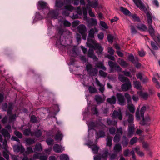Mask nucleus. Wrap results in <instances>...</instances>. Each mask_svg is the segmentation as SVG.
I'll use <instances>...</instances> for the list:
<instances>
[{"label":"nucleus","instance_id":"de8ad7c7","mask_svg":"<svg viewBox=\"0 0 160 160\" xmlns=\"http://www.w3.org/2000/svg\"><path fill=\"white\" fill-rule=\"evenodd\" d=\"M60 160H68L69 159V157L67 154H62L60 156Z\"/></svg>","mask_w":160,"mask_h":160},{"label":"nucleus","instance_id":"72a5a7b5","mask_svg":"<svg viewBox=\"0 0 160 160\" xmlns=\"http://www.w3.org/2000/svg\"><path fill=\"white\" fill-rule=\"evenodd\" d=\"M127 106L129 111L132 113H134L135 111V107L133 104L130 102L128 103Z\"/></svg>","mask_w":160,"mask_h":160},{"label":"nucleus","instance_id":"a211bd4d","mask_svg":"<svg viewBox=\"0 0 160 160\" xmlns=\"http://www.w3.org/2000/svg\"><path fill=\"white\" fill-rule=\"evenodd\" d=\"M138 95L142 98L146 100L148 98V92L140 91L138 92Z\"/></svg>","mask_w":160,"mask_h":160},{"label":"nucleus","instance_id":"338daca9","mask_svg":"<svg viewBox=\"0 0 160 160\" xmlns=\"http://www.w3.org/2000/svg\"><path fill=\"white\" fill-rule=\"evenodd\" d=\"M108 40V42L111 43L112 42L113 39V37L110 34H108L107 35Z\"/></svg>","mask_w":160,"mask_h":160},{"label":"nucleus","instance_id":"603ef678","mask_svg":"<svg viewBox=\"0 0 160 160\" xmlns=\"http://www.w3.org/2000/svg\"><path fill=\"white\" fill-rule=\"evenodd\" d=\"M48 11H49L48 13V17L53 18L54 16V14L55 12V10L50 11L49 9L48 10Z\"/></svg>","mask_w":160,"mask_h":160},{"label":"nucleus","instance_id":"a878e982","mask_svg":"<svg viewBox=\"0 0 160 160\" xmlns=\"http://www.w3.org/2000/svg\"><path fill=\"white\" fill-rule=\"evenodd\" d=\"M120 11L123 12V14L126 15H131V14L130 12L127 9L123 7H121L120 8Z\"/></svg>","mask_w":160,"mask_h":160},{"label":"nucleus","instance_id":"4c0bfd02","mask_svg":"<svg viewBox=\"0 0 160 160\" xmlns=\"http://www.w3.org/2000/svg\"><path fill=\"white\" fill-rule=\"evenodd\" d=\"M23 134L25 136L30 135L32 136H34V133L31 132L30 129H26L23 131Z\"/></svg>","mask_w":160,"mask_h":160},{"label":"nucleus","instance_id":"5fc2aeb1","mask_svg":"<svg viewBox=\"0 0 160 160\" xmlns=\"http://www.w3.org/2000/svg\"><path fill=\"white\" fill-rule=\"evenodd\" d=\"M89 91L90 93H95L97 92V89L92 86H90L88 88Z\"/></svg>","mask_w":160,"mask_h":160},{"label":"nucleus","instance_id":"e2e57ef3","mask_svg":"<svg viewBox=\"0 0 160 160\" xmlns=\"http://www.w3.org/2000/svg\"><path fill=\"white\" fill-rule=\"evenodd\" d=\"M98 5V3L97 0H96L95 2H92L91 4L90 5V6L94 8H96Z\"/></svg>","mask_w":160,"mask_h":160},{"label":"nucleus","instance_id":"2eb2a0df","mask_svg":"<svg viewBox=\"0 0 160 160\" xmlns=\"http://www.w3.org/2000/svg\"><path fill=\"white\" fill-rule=\"evenodd\" d=\"M88 55L90 58H92L94 61H97L98 58L94 53L93 49L90 48L89 49L88 52Z\"/></svg>","mask_w":160,"mask_h":160},{"label":"nucleus","instance_id":"b1692460","mask_svg":"<svg viewBox=\"0 0 160 160\" xmlns=\"http://www.w3.org/2000/svg\"><path fill=\"white\" fill-rule=\"evenodd\" d=\"M121 145L120 144H116L114 147V150L116 152H118L122 150Z\"/></svg>","mask_w":160,"mask_h":160},{"label":"nucleus","instance_id":"a18cd8bd","mask_svg":"<svg viewBox=\"0 0 160 160\" xmlns=\"http://www.w3.org/2000/svg\"><path fill=\"white\" fill-rule=\"evenodd\" d=\"M61 24H62L65 27H68L71 26L70 23L67 20H64L61 22Z\"/></svg>","mask_w":160,"mask_h":160},{"label":"nucleus","instance_id":"39448f33","mask_svg":"<svg viewBox=\"0 0 160 160\" xmlns=\"http://www.w3.org/2000/svg\"><path fill=\"white\" fill-rule=\"evenodd\" d=\"M77 29L79 32L82 35L83 39L86 40L87 36L86 27L84 25L81 24L78 26L77 27Z\"/></svg>","mask_w":160,"mask_h":160},{"label":"nucleus","instance_id":"49530a36","mask_svg":"<svg viewBox=\"0 0 160 160\" xmlns=\"http://www.w3.org/2000/svg\"><path fill=\"white\" fill-rule=\"evenodd\" d=\"M96 134H97V138H98L99 137H104L105 136V132L102 130L100 131L99 132V136H98V133L97 132Z\"/></svg>","mask_w":160,"mask_h":160},{"label":"nucleus","instance_id":"f03ea898","mask_svg":"<svg viewBox=\"0 0 160 160\" xmlns=\"http://www.w3.org/2000/svg\"><path fill=\"white\" fill-rule=\"evenodd\" d=\"M86 69L90 76H94L97 74L98 70L96 68H93L92 64L88 63L86 65Z\"/></svg>","mask_w":160,"mask_h":160},{"label":"nucleus","instance_id":"4d7b16f0","mask_svg":"<svg viewBox=\"0 0 160 160\" xmlns=\"http://www.w3.org/2000/svg\"><path fill=\"white\" fill-rule=\"evenodd\" d=\"M2 142H3L2 148L4 149V150L7 151L8 148L7 141L6 139H5Z\"/></svg>","mask_w":160,"mask_h":160},{"label":"nucleus","instance_id":"7c9ffc66","mask_svg":"<svg viewBox=\"0 0 160 160\" xmlns=\"http://www.w3.org/2000/svg\"><path fill=\"white\" fill-rule=\"evenodd\" d=\"M95 99L98 103H102L104 101V99H103L102 97L99 95L95 96Z\"/></svg>","mask_w":160,"mask_h":160},{"label":"nucleus","instance_id":"aec40b11","mask_svg":"<svg viewBox=\"0 0 160 160\" xmlns=\"http://www.w3.org/2000/svg\"><path fill=\"white\" fill-rule=\"evenodd\" d=\"M38 9H43L48 7L47 3L45 2L42 1H40L38 2Z\"/></svg>","mask_w":160,"mask_h":160},{"label":"nucleus","instance_id":"c85d7f7f","mask_svg":"<svg viewBox=\"0 0 160 160\" xmlns=\"http://www.w3.org/2000/svg\"><path fill=\"white\" fill-rule=\"evenodd\" d=\"M86 123L89 129H93L95 127V123L92 121H87Z\"/></svg>","mask_w":160,"mask_h":160},{"label":"nucleus","instance_id":"9d476101","mask_svg":"<svg viewBox=\"0 0 160 160\" xmlns=\"http://www.w3.org/2000/svg\"><path fill=\"white\" fill-rule=\"evenodd\" d=\"M116 96L119 104L121 105H124L125 103V99L123 95L120 92H118L117 93Z\"/></svg>","mask_w":160,"mask_h":160},{"label":"nucleus","instance_id":"4468645a","mask_svg":"<svg viewBox=\"0 0 160 160\" xmlns=\"http://www.w3.org/2000/svg\"><path fill=\"white\" fill-rule=\"evenodd\" d=\"M98 31V30L96 28L90 29L88 32V38H94L95 34L97 33Z\"/></svg>","mask_w":160,"mask_h":160},{"label":"nucleus","instance_id":"13d9d810","mask_svg":"<svg viewBox=\"0 0 160 160\" xmlns=\"http://www.w3.org/2000/svg\"><path fill=\"white\" fill-rule=\"evenodd\" d=\"M52 108L54 113H58L59 111L58 105L57 104L54 105Z\"/></svg>","mask_w":160,"mask_h":160},{"label":"nucleus","instance_id":"dca6fc26","mask_svg":"<svg viewBox=\"0 0 160 160\" xmlns=\"http://www.w3.org/2000/svg\"><path fill=\"white\" fill-rule=\"evenodd\" d=\"M88 27L91 28L93 26H95L97 25L98 21L96 19L91 18L88 21Z\"/></svg>","mask_w":160,"mask_h":160},{"label":"nucleus","instance_id":"f3484780","mask_svg":"<svg viewBox=\"0 0 160 160\" xmlns=\"http://www.w3.org/2000/svg\"><path fill=\"white\" fill-rule=\"evenodd\" d=\"M13 148L15 152H20L21 153H23L25 151L24 147L22 145H15Z\"/></svg>","mask_w":160,"mask_h":160},{"label":"nucleus","instance_id":"6ab92c4d","mask_svg":"<svg viewBox=\"0 0 160 160\" xmlns=\"http://www.w3.org/2000/svg\"><path fill=\"white\" fill-rule=\"evenodd\" d=\"M53 149L55 152L57 153L62 152L64 150L61 146H60L58 144L54 145L53 147Z\"/></svg>","mask_w":160,"mask_h":160},{"label":"nucleus","instance_id":"5701e85b","mask_svg":"<svg viewBox=\"0 0 160 160\" xmlns=\"http://www.w3.org/2000/svg\"><path fill=\"white\" fill-rule=\"evenodd\" d=\"M95 67L96 68H100L104 70H106V68L104 66L103 62H99L98 63H96Z\"/></svg>","mask_w":160,"mask_h":160},{"label":"nucleus","instance_id":"0eeeda50","mask_svg":"<svg viewBox=\"0 0 160 160\" xmlns=\"http://www.w3.org/2000/svg\"><path fill=\"white\" fill-rule=\"evenodd\" d=\"M13 104L12 102H10L8 106L7 103H5L2 106V109L4 111H6L7 110V114L8 115L11 114L13 109Z\"/></svg>","mask_w":160,"mask_h":160},{"label":"nucleus","instance_id":"680f3d73","mask_svg":"<svg viewBox=\"0 0 160 160\" xmlns=\"http://www.w3.org/2000/svg\"><path fill=\"white\" fill-rule=\"evenodd\" d=\"M152 79L153 82L156 83V85L157 88H160V85L157 79L154 77Z\"/></svg>","mask_w":160,"mask_h":160},{"label":"nucleus","instance_id":"6e6552de","mask_svg":"<svg viewBox=\"0 0 160 160\" xmlns=\"http://www.w3.org/2000/svg\"><path fill=\"white\" fill-rule=\"evenodd\" d=\"M132 87L131 82L129 80L123 84L121 86V89L122 91L126 92L131 89Z\"/></svg>","mask_w":160,"mask_h":160},{"label":"nucleus","instance_id":"0e129e2a","mask_svg":"<svg viewBox=\"0 0 160 160\" xmlns=\"http://www.w3.org/2000/svg\"><path fill=\"white\" fill-rule=\"evenodd\" d=\"M108 154V150L107 149H106L103 151L102 155V157L104 158H107Z\"/></svg>","mask_w":160,"mask_h":160},{"label":"nucleus","instance_id":"f8f14e48","mask_svg":"<svg viewBox=\"0 0 160 160\" xmlns=\"http://www.w3.org/2000/svg\"><path fill=\"white\" fill-rule=\"evenodd\" d=\"M64 10L62 12V14L65 16H68L69 14V11H72L73 7L71 5H67L64 7Z\"/></svg>","mask_w":160,"mask_h":160},{"label":"nucleus","instance_id":"79ce46f5","mask_svg":"<svg viewBox=\"0 0 160 160\" xmlns=\"http://www.w3.org/2000/svg\"><path fill=\"white\" fill-rule=\"evenodd\" d=\"M64 5V2L62 0H56L55 6L58 8H61Z\"/></svg>","mask_w":160,"mask_h":160},{"label":"nucleus","instance_id":"473e14b6","mask_svg":"<svg viewBox=\"0 0 160 160\" xmlns=\"http://www.w3.org/2000/svg\"><path fill=\"white\" fill-rule=\"evenodd\" d=\"M1 133L5 137L10 138V135L8 131L5 129H3L1 132Z\"/></svg>","mask_w":160,"mask_h":160},{"label":"nucleus","instance_id":"c03bdc74","mask_svg":"<svg viewBox=\"0 0 160 160\" xmlns=\"http://www.w3.org/2000/svg\"><path fill=\"white\" fill-rule=\"evenodd\" d=\"M90 148L92 150L94 153H97L98 151L99 147L96 145H92L90 146Z\"/></svg>","mask_w":160,"mask_h":160},{"label":"nucleus","instance_id":"a19ab883","mask_svg":"<svg viewBox=\"0 0 160 160\" xmlns=\"http://www.w3.org/2000/svg\"><path fill=\"white\" fill-rule=\"evenodd\" d=\"M112 138L108 136L107 138V146L111 147L112 145Z\"/></svg>","mask_w":160,"mask_h":160},{"label":"nucleus","instance_id":"bb28decb","mask_svg":"<svg viewBox=\"0 0 160 160\" xmlns=\"http://www.w3.org/2000/svg\"><path fill=\"white\" fill-rule=\"evenodd\" d=\"M147 18L148 20V25L152 24V17L151 16L150 13L148 12L146 13Z\"/></svg>","mask_w":160,"mask_h":160},{"label":"nucleus","instance_id":"423d86ee","mask_svg":"<svg viewBox=\"0 0 160 160\" xmlns=\"http://www.w3.org/2000/svg\"><path fill=\"white\" fill-rule=\"evenodd\" d=\"M108 64L110 68V72L112 73L113 72L114 68L118 72L121 71V68L117 63L111 61L108 62Z\"/></svg>","mask_w":160,"mask_h":160},{"label":"nucleus","instance_id":"09e8293b","mask_svg":"<svg viewBox=\"0 0 160 160\" xmlns=\"http://www.w3.org/2000/svg\"><path fill=\"white\" fill-rule=\"evenodd\" d=\"M123 138L124 139V141L122 142V144L123 147H126L128 144V140L125 136H123Z\"/></svg>","mask_w":160,"mask_h":160},{"label":"nucleus","instance_id":"7ed1b4c3","mask_svg":"<svg viewBox=\"0 0 160 160\" xmlns=\"http://www.w3.org/2000/svg\"><path fill=\"white\" fill-rule=\"evenodd\" d=\"M68 37L67 38L61 36L59 39L56 42V46L60 48L63 47H66L67 46V42L68 40Z\"/></svg>","mask_w":160,"mask_h":160},{"label":"nucleus","instance_id":"20e7f679","mask_svg":"<svg viewBox=\"0 0 160 160\" xmlns=\"http://www.w3.org/2000/svg\"><path fill=\"white\" fill-rule=\"evenodd\" d=\"M88 47L90 48H93L94 50H96V53L99 55L102 54L103 48L101 45L98 43H95L93 45L89 44Z\"/></svg>","mask_w":160,"mask_h":160},{"label":"nucleus","instance_id":"cd10ccee","mask_svg":"<svg viewBox=\"0 0 160 160\" xmlns=\"http://www.w3.org/2000/svg\"><path fill=\"white\" fill-rule=\"evenodd\" d=\"M148 31L149 32L152 37H153L154 36V30L152 27V24L148 25Z\"/></svg>","mask_w":160,"mask_h":160},{"label":"nucleus","instance_id":"774afa93","mask_svg":"<svg viewBox=\"0 0 160 160\" xmlns=\"http://www.w3.org/2000/svg\"><path fill=\"white\" fill-rule=\"evenodd\" d=\"M138 138L136 137H133L130 140V143L131 145H133L137 141Z\"/></svg>","mask_w":160,"mask_h":160},{"label":"nucleus","instance_id":"4be33fe9","mask_svg":"<svg viewBox=\"0 0 160 160\" xmlns=\"http://www.w3.org/2000/svg\"><path fill=\"white\" fill-rule=\"evenodd\" d=\"M77 10L78 12V14L77 12H76L73 13V15L72 17V18L75 19L78 18L79 17V15L82 14V10L80 7H78L77 8Z\"/></svg>","mask_w":160,"mask_h":160},{"label":"nucleus","instance_id":"052dcab7","mask_svg":"<svg viewBox=\"0 0 160 160\" xmlns=\"http://www.w3.org/2000/svg\"><path fill=\"white\" fill-rule=\"evenodd\" d=\"M126 117L128 118V120H133L134 118L133 116L129 112H126Z\"/></svg>","mask_w":160,"mask_h":160},{"label":"nucleus","instance_id":"ea45409f","mask_svg":"<svg viewBox=\"0 0 160 160\" xmlns=\"http://www.w3.org/2000/svg\"><path fill=\"white\" fill-rule=\"evenodd\" d=\"M91 112L92 114L96 115L97 116H98L99 115L98 110L95 107L92 108Z\"/></svg>","mask_w":160,"mask_h":160},{"label":"nucleus","instance_id":"3c124183","mask_svg":"<svg viewBox=\"0 0 160 160\" xmlns=\"http://www.w3.org/2000/svg\"><path fill=\"white\" fill-rule=\"evenodd\" d=\"M120 135L118 134H116L113 139V141L115 142H118L120 140Z\"/></svg>","mask_w":160,"mask_h":160},{"label":"nucleus","instance_id":"412c9836","mask_svg":"<svg viewBox=\"0 0 160 160\" xmlns=\"http://www.w3.org/2000/svg\"><path fill=\"white\" fill-rule=\"evenodd\" d=\"M134 126L133 125L131 126H129L128 129V135L129 137L132 136L134 132Z\"/></svg>","mask_w":160,"mask_h":160},{"label":"nucleus","instance_id":"c9c22d12","mask_svg":"<svg viewBox=\"0 0 160 160\" xmlns=\"http://www.w3.org/2000/svg\"><path fill=\"white\" fill-rule=\"evenodd\" d=\"M118 79L119 81L123 82H126L128 80H129L128 78L124 77L122 75L120 74L118 76Z\"/></svg>","mask_w":160,"mask_h":160},{"label":"nucleus","instance_id":"f704fd0d","mask_svg":"<svg viewBox=\"0 0 160 160\" xmlns=\"http://www.w3.org/2000/svg\"><path fill=\"white\" fill-rule=\"evenodd\" d=\"M107 102L111 104H114L116 102V97L114 96H112L111 98L107 99Z\"/></svg>","mask_w":160,"mask_h":160},{"label":"nucleus","instance_id":"6e6d98bb","mask_svg":"<svg viewBox=\"0 0 160 160\" xmlns=\"http://www.w3.org/2000/svg\"><path fill=\"white\" fill-rule=\"evenodd\" d=\"M33 150L32 147H28L27 148L26 151H25V153L26 154H28L33 152Z\"/></svg>","mask_w":160,"mask_h":160},{"label":"nucleus","instance_id":"1a4fd4ad","mask_svg":"<svg viewBox=\"0 0 160 160\" xmlns=\"http://www.w3.org/2000/svg\"><path fill=\"white\" fill-rule=\"evenodd\" d=\"M112 118L113 119H118L119 120L122 119V114L120 110L118 111L114 110L112 114Z\"/></svg>","mask_w":160,"mask_h":160},{"label":"nucleus","instance_id":"58836bf2","mask_svg":"<svg viewBox=\"0 0 160 160\" xmlns=\"http://www.w3.org/2000/svg\"><path fill=\"white\" fill-rule=\"evenodd\" d=\"M34 150L35 151H41L42 150V147L41 144L39 143H37L35 145Z\"/></svg>","mask_w":160,"mask_h":160},{"label":"nucleus","instance_id":"37998d69","mask_svg":"<svg viewBox=\"0 0 160 160\" xmlns=\"http://www.w3.org/2000/svg\"><path fill=\"white\" fill-rule=\"evenodd\" d=\"M26 144L30 145L34 143L35 142V139L30 138H27L25 140Z\"/></svg>","mask_w":160,"mask_h":160},{"label":"nucleus","instance_id":"2f4dec72","mask_svg":"<svg viewBox=\"0 0 160 160\" xmlns=\"http://www.w3.org/2000/svg\"><path fill=\"white\" fill-rule=\"evenodd\" d=\"M137 28L139 30L143 31H146L147 30L148 28L147 26L143 24L138 25Z\"/></svg>","mask_w":160,"mask_h":160},{"label":"nucleus","instance_id":"bf43d9fd","mask_svg":"<svg viewBox=\"0 0 160 160\" xmlns=\"http://www.w3.org/2000/svg\"><path fill=\"white\" fill-rule=\"evenodd\" d=\"M117 155L115 153H112L109 154L110 159V160H114L117 158Z\"/></svg>","mask_w":160,"mask_h":160},{"label":"nucleus","instance_id":"393cba45","mask_svg":"<svg viewBox=\"0 0 160 160\" xmlns=\"http://www.w3.org/2000/svg\"><path fill=\"white\" fill-rule=\"evenodd\" d=\"M63 135L61 132L59 130H58L57 132L55 137V139L56 140H61L62 139Z\"/></svg>","mask_w":160,"mask_h":160},{"label":"nucleus","instance_id":"ddd939ff","mask_svg":"<svg viewBox=\"0 0 160 160\" xmlns=\"http://www.w3.org/2000/svg\"><path fill=\"white\" fill-rule=\"evenodd\" d=\"M95 79L96 84L98 87H99V91L102 93H103L105 90V84H101L97 78H96Z\"/></svg>","mask_w":160,"mask_h":160},{"label":"nucleus","instance_id":"c756f323","mask_svg":"<svg viewBox=\"0 0 160 160\" xmlns=\"http://www.w3.org/2000/svg\"><path fill=\"white\" fill-rule=\"evenodd\" d=\"M133 84L134 87L138 90H141L142 89V86L140 82L138 81L133 82Z\"/></svg>","mask_w":160,"mask_h":160},{"label":"nucleus","instance_id":"864d4df0","mask_svg":"<svg viewBox=\"0 0 160 160\" xmlns=\"http://www.w3.org/2000/svg\"><path fill=\"white\" fill-rule=\"evenodd\" d=\"M33 133L34 136L37 137H40L41 136L42 134V132L41 131L39 130H37L35 132H33Z\"/></svg>","mask_w":160,"mask_h":160},{"label":"nucleus","instance_id":"f257e3e1","mask_svg":"<svg viewBox=\"0 0 160 160\" xmlns=\"http://www.w3.org/2000/svg\"><path fill=\"white\" fill-rule=\"evenodd\" d=\"M146 109V107L143 106L142 107L140 110V113L139 108H138L136 112V117L137 119H142V120H149L150 119L149 116H146L145 119L144 118V113Z\"/></svg>","mask_w":160,"mask_h":160},{"label":"nucleus","instance_id":"9b49d317","mask_svg":"<svg viewBox=\"0 0 160 160\" xmlns=\"http://www.w3.org/2000/svg\"><path fill=\"white\" fill-rule=\"evenodd\" d=\"M134 2L137 6L142 10L146 12L147 10L144 4L142 2L141 0H133Z\"/></svg>","mask_w":160,"mask_h":160},{"label":"nucleus","instance_id":"69168bd1","mask_svg":"<svg viewBox=\"0 0 160 160\" xmlns=\"http://www.w3.org/2000/svg\"><path fill=\"white\" fill-rule=\"evenodd\" d=\"M125 97L127 100L128 103L131 102V97L130 95L128 93L126 92L125 93Z\"/></svg>","mask_w":160,"mask_h":160},{"label":"nucleus","instance_id":"8fccbe9b","mask_svg":"<svg viewBox=\"0 0 160 160\" xmlns=\"http://www.w3.org/2000/svg\"><path fill=\"white\" fill-rule=\"evenodd\" d=\"M77 49L75 48H73L71 51L70 55L72 57H75L77 55V53L76 52Z\"/></svg>","mask_w":160,"mask_h":160},{"label":"nucleus","instance_id":"e433bc0d","mask_svg":"<svg viewBox=\"0 0 160 160\" xmlns=\"http://www.w3.org/2000/svg\"><path fill=\"white\" fill-rule=\"evenodd\" d=\"M118 62L122 67H126L128 66V64L122 59L120 58L119 59Z\"/></svg>","mask_w":160,"mask_h":160}]
</instances>
